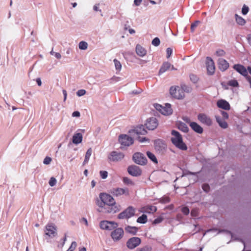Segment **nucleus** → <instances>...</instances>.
Returning <instances> with one entry per match:
<instances>
[{"label": "nucleus", "instance_id": "63", "mask_svg": "<svg viewBox=\"0 0 251 251\" xmlns=\"http://www.w3.org/2000/svg\"><path fill=\"white\" fill-rule=\"evenodd\" d=\"M138 140L140 142H144V141L148 140V139L146 138V137H139L138 138Z\"/></svg>", "mask_w": 251, "mask_h": 251}, {"label": "nucleus", "instance_id": "17", "mask_svg": "<svg viewBox=\"0 0 251 251\" xmlns=\"http://www.w3.org/2000/svg\"><path fill=\"white\" fill-rule=\"evenodd\" d=\"M128 173L134 176H140L142 174V171L139 167L136 165H131L127 168Z\"/></svg>", "mask_w": 251, "mask_h": 251}, {"label": "nucleus", "instance_id": "44", "mask_svg": "<svg viewBox=\"0 0 251 251\" xmlns=\"http://www.w3.org/2000/svg\"><path fill=\"white\" fill-rule=\"evenodd\" d=\"M98 205L100 208V209H99L98 210L99 211V210H104V208L105 207H106V204L105 203L104 201H101L100 202H99L98 203Z\"/></svg>", "mask_w": 251, "mask_h": 251}, {"label": "nucleus", "instance_id": "33", "mask_svg": "<svg viewBox=\"0 0 251 251\" xmlns=\"http://www.w3.org/2000/svg\"><path fill=\"white\" fill-rule=\"evenodd\" d=\"M147 222V216L145 214H143L140 216L137 220V222L141 224H145Z\"/></svg>", "mask_w": 251, "mask_h": 251}, {"label": "nucleus", "instance_id": "30", "mask_svg": "<svg viewBox=\"0 0 251 251\" xmlns=\"http://www.w3.org/2000/svg\"><path fill=\"white\" fill-rule=\"evenodd\" d=\"M177 128L181 131L184 132H188L189 131V128L186 124L183 122H179L177 124Z\"/></svg>", "mask_w": 251, "mask_h": 251}, {"label": "nucleus", "instance_id": "2", "mask_svg": "<svg viewBox=\"0 0 251 251\" xmlns=\"http://www.w3.org/2000/svg\"><path fill=\"white\" fill-rule=\"evenodd\" d=\"M135 212V209L133 207L129 206L118 214V218L119 219H129L134 215Z\"/></svg>", "mask_w": 251, "mask_h": 251}, {"label": "nucleus", "instance_id": "51", "mask_svg": "<svg viewBox=\"0 0 251 251\" xmlns=\"http://www.w3.org/2000/svg\"><path fill=\"white\" fill-rule=\"evenodd\" d=\"M221 113L222 116V117H221L222 119L227 120L228 118V114L226 112L221 111Z\"/></svg>", "mask_w": 251, "mask_h": 251}, {"label": "nucleus", "instance_id": "58", "mask_svg": "<svg viewBox=\"0 0 251 251\" xmlns=\"http://www.w3.org/2000/svg\"><path fill=\"white\" fill-rule=\"evenodd\" d=\"M167 52V57L169 58L173 52V50L170 48H168L166 50Z\"/></svg>", "mask_w": 251, "mask_h": 251}, {"label": "nucleus", "instance_id": "50", "mask_svg": "<svg viewBox=\"0 0 251 251\" xmlns=\"http://www.w3.org/2000/svg\"><path fill=\"white\" fill-rule=\"evenodd\" d=\"M202 188L205 192H208L210 190V186L208 184H203L202 186Z\"/></svg>", "mask_w": 251, "mask_h": 251}, {"label": "nucleus", "instance_id": "46", "mask_svg": "<svg viewBox=\"0 0 251 251\" xmlns=\"http://www.w3.org/2000/svg\"><path fill=\"white\" fill-rule=\"evenodd\" d=\"M249 8L246 5H244L242 9V13L243 15H246L249 12Z\"/></svg>", "mask_w": 251, "mask_h": 251}, {"label": "nucleus", "instance_id": "27", "mask_svg": "<svg viewBox=\"0 0 251 251\" xmlns=\"http://www.w3.org/2000/svg\"><path fill=\"white\" fill-rule=\"evenodd\" d=\"M154 147L156 150L160 151L165 148V145L162 140L158 139L154 141Z\"/></svg>", "mask_w": 251, "mask_h": 251}, {"label": "nucleus", "instance_id": "56", "mask_svg": "<svg viewBox=\"0 0 251 251\" xmlns=\"http://www.w3.org/2000/svg\"><path fill=\"white\" fill-rule=\"evenodd\" d=\"M181 211L185 215H187L189 213V209L187 207H183L182 208Z\"/></svg>", "mask_w": 251, "mask_h": 251}, {"label": "nucleus", "instance_id": "32", "mask_svg": "<svg viewBox=\"0 0 251 251\" xmlns=\"http://www.w3.org/2000/svg\"><path fill=\"white\" fill-rule=\"evenodd\" d=\"M92 152V151L91 148H89L87 150V151H86V153L85 154V159H84V160L83 162V164H85L88 163V162L89 160V158L91 155Z\"/></svg>", "mask_w": 251, "mask_h": 251}, {"label": "nucleus", "instance_id": "9", "mask_svg": "<svg viewBox=\"0 0 251 251\" xmlns=\"http://www.w3.org/2000/svg\"><path fill=\"white\" fill-rule=\"evenodd\" d=\"M133 160L136 164L144 165L147 163V159L146 156L140 152L135 153L132 157Z\"/></svg>", "mask_w": 251, "mask_h": 251}, {"label": "nucleus", "instance_id": "1", "mask_svg": "<svg viewBox=\"0 0 251 251\" xmlns=\"http://www.w3.org/2000/svg\"><path fill=\"white\" fill-rule=\"evenodd\" d=\"M171 134V141L176 148L182 151L187 150L186 145L183 142L181 135L178 131L173 130Z\"/></svg>", "mask_w": 251, "mask_h": 251}, {"label": "nucleus", "instance_id": "5", "mask_svg": "<svg viewBox=\"0 0 251 251\" xmlns=\"http://www.w3.org/2000/svg\"><path fill=\"white\" fill-rule=\"evenodd\" d=\"M118 225L117 223L113 221H102L100 223V226L101 229L107 230H112L117 227Z\"/></svg>", "mask_w": 251, "mask_h": 251}, {"label": "nucleus", "instance_id": "49", "mask_svg": "<svg viewBox=\"0 0 251 251\" xmlns=\"http://www.w3.org/2000/svg\"><path fill=\"white\" fill-rule=\"evenodd\" d=\"M200 23V21H196L195 23H192L191 25V30L192 32H193L196 28V27L198 26V23Z\"/></svg>", "mask_w": 251, "mask_h": 251}, {"label": "nucleus", "instance_id": "62", "mask_svg": "<svg viewBox=\"0 0 251 251\" xmlns=\"http://www.w3.org/2000/svg\"><path fill=\"white\" fill-rule=\"evenodd\" d=\"M247 39L248 43L251 46V34L248 35Z\"/></svg>", "mask_w": 251, "mask_h": 251}, {"label": "nucleus", "instance_id": "52", "mask_svg": "<svg viewBox=\"0 0 251 251\" xmlns=\"http://www.w3.org/2000/svg\"><path fill=\"white\" fill-rule=\"evenodd\" d=\"M51 161V158L50 157L47 156L45 158L43 163L45 164L48 165L50 164Z\"/></svg>", "mask_w": 251, "mask_h": 251}, {"label": "nucleus", "instance_id": "35", "mask_svg": "<svg viewBox=\"0 0 251 251\" xmlns=\"http://www.w3.org/2000/svg\"><path fill=\"white\" fill-rule=\"evenodd\" d=\"M235 18H236V21L237 24H238L240 25H245L246 23L245 20L242 18L241 17L238 16V15H235Z\"/></svg>", "mask_w": 251, "mask_h": 251}, {"label": "nucleus", "instance_id": "61", "mask_svg": "<svg viewBox=\"0 0 251 251\" xmlns=\"http://www.w3.org/2000/svg\"><path fill=\"white\" fill-rule=\"evenodd\" d=\"M142 0H134V3L136 6H139L141 4Z\"/></svg>", "mask_w": 251, "mask_h": 251}, {"label": "nucleus", "instance_id": "25", "mask_svg": "<svg viewBox=\"0 0 251 251\" xmlns=\"http://www.w3.org/2000/svg\"><path fill=\"white\" fill-rule=\"evenodd\" d=\"M136 52L139 56L143 57L147 54V50L140 45H137L136 47Z\"/></svg>", "mask_w": 251, "mask_h": 251}, {"label": "nucleus", "instance_id": "34", "mask_svg": "<svg viewBox=\"0 0 251 251\" xmlns=\"http://www.w3.org/2000/svg\"><path fill=\"white\" fill-rule=\"evenodd\" d=\"M147 155L148 157L154 163H157V160L154 154L150 151L147 152Z\"/></svg>", "mask_w": 251, "mask_h": 251}, {"label": "nucleus", "instance_id": "45", "mask_svg": "<svg viewBox=\"0 0 251 251\" xmlns=\"http://www.w3.org/2000/svg\"><path fill=\"white\" fill-rule=\"evenodd\" d=\"M190 78L191 80L194 83H196L198 80V77L194 74H191L190 75Z\"/></svg>", "mask_w": 251, "mask_h": 251}, {"label": "nucleus", "instance_id": "10", "mask_svg": "<svg viewBox=\"0 0 251 251\" xmlns=\"http://www.w3.org/2000/svg\"><path fill=\"white\" fill-rule=\"evenodd\" d=\"M109 192L114 196L119 197L123 195H129V190L127 188H112Z\"/></svg>", "mask_w": 251, "mask_h": 251}, {"label": "nucleus", "instance_id": "55", "mask_svg": "<svg viewBox=\"0 0 251 251\" xmlns=\"http://www.w3.org/2000/svg\"><path fill=\"white\" fill-rule=\"evenodd\" d=\"M163 221V218L161 217H159L157 218H156L153 222V224H158L159 223H160Z\"/></svg>", "mask_w": 251, "mask_h": 251}, {"label": "nucleus", "instance_id": "39", "mask_svg": "<svg viewBox=\"0 0 251 251\" xmlns=\"http://www.w3.org/2000/svg\"><path fill=\"white\" fill-rule=\"evenodd\" d=\"M123 182L126 184L131 185H134V182L131 179H130L129 178L127 177H123Z\"/></svg>", "mask_w": 251, "mask_h": 251}, {"label": "nucleus", "instance_id": "15", "mask_svg": "<svg viewBox=\"0 0 251 251\" xmlns=\"http://www.w3.org/2000/svg\"><path fill=\"white\" fill-rule=\"evenodd\" d=\"M124 157L123 153L116 151H112L108 158L111 161H118L122 160Z\"/></svg>", "mask_w": 251, "mask_h": 251}, {"label": "nucleus", "instance_id": "12", "mask_svg": "<svg viewBox=\"0 0 251 251\" xmlns=\"http://www.w3.org/2000/svg\"><path fill=\"white\" fill-rule=\"evenodd\" d=\"M141 242V239L137 237H133L129 239L126 242V246L129 249H133L138 246Z\"/></svg>", "mask_w": 251, "mask_h": 251}, {"label": "nucleus", "instance_id": "7", "mask_svg": "<svg viewBox=\"0 0 251 251\" xmlns=\"http://www.w3.org/2000/svg\"><path fill=\"white\" fill-rule=\"evenodd\" d=\"M45 235L50 238H53L57 235L56 226L53 224H48L46 226Z\"/></svg>", "mask_w": 251, "mask_h": 251}, {"label": "nucleus", "instance_id": "24", "mask_svg": "<svg viewBox=\"0 0 251 251\" xmlns=\"http://www.w3.org/2000/svg\"><path fill=\"white\" fill-rule=\"evenodd\" d=\"M173 112V110L171 108V105L169 103H166L165 106H163L161 113L164 115H171Z\"/></svg>", "mask_w": 251, "mask_h": 251}, {"label": "nucleus", "instance_id": "8", "mask_svg": "<svg viewBox=\"0 0 251 251\" xmlns=\"http://www.w3.org/2000/svg\"><path fill=\"white\" fill-rule=\"evenodd\" d=\"M121 209V206L116 203H114L111 205H106L104 208V210H99L100 212H103L106 213H115L119 211Z\"/></svg>", "mask_w": 251, "mask_h": 251}, {"label": "nucleus", "instance_id": "40", "mask_svg": "<svg viewBox=\"0 0 251 251\" xmlns=\"http://www.w3.org/2000/svg\"><path fill=\"white\" fill-rule=\"evenodd\" d=\"M227 84H228V85L232 86V87H237L239 85L237 81L235 79H232V80L228 81L227 82Z\"/></svg>", "mask_w": 251, "mask_h": 251}, {"label": "nucleus", "instance_id": "21", "mask_svg": "<svg viewBox=\"0 0 251 251\" xmlns=\"http://www.w3.org/2000/svg\"><path fill=\"white\" fill-rule=\"evenodd\" d=\"M217 105L219 108L226 110H228L230 108L229 103L227 101L224 100H219L217 102Z\"/></svg>", "mask_w": 251, "mask_h": 251}, {"label": "nucleus", "instance_id": "64", "mask_svg": "<svg viewBox=\"0 0 251 251\" xmlns=\"http://www.w3.org/2000/svg\"><path fill=\"white\" fill-rule=\"evenodd\" d=\"M62 92L64 96V101H65L67 96V91L65 90H63Z\"/></svg>", "mask_w": 251, "mask_h": 251}, {"label": "nucleus", "instance_id": "31", "mask_svg": "<svg viewBox=\"0 0 251 251\" xmlns=\"http://www.w3.org/2000/svg\"><path fill=\"white\" fill-rule=\"evenodd\" d=\"M126 232L135 235L138 231V228L135 226H127L125 228Z\"/></svg>", "mask_w": 251, "mask_h": 251}, {"label": "nucleus", "instance_id": "57", "mask_svg": "<svg viewBox=\"0 0 251 251\" xmlns=\"http://www.w3.org/2000/svg\"><path fill=\"white\" fill-rule=\"evenodd\" d=\"M154 107L157 111H159L161 113L162 111V109L163 108V106L159 104H155L154 105Z\"/></svg>", "mask_w": 251, "mask_h": 251}, {"label": "nucleus", "instance_id": "59", "mask_svg": "<svg viewBox=\"0 0 251 251\" xmlns=\"http://www.w3.org/2000/svg\"><path fill=\"white\" fill-rule=\"evenodd\" d=\"M80 113L78 111H75L72 114L73 117H79L80 116Z\"/></svg>", "mask_w": 251, "mask_h": 251}, {"label": "nucleus", "instance_id": "28", "mask_svg": "<svg viewBox=\"0 0 251 251\" xmlns=\"http://www.w3.org/2000/svg\"><path fill=\"white\" fill-rule=\"evenodd\" d=\"M143 212L148 213H153L157 210L156 206L153 205H147L143 208Z\"/></svg>", "mask_w": 251, "mask_h": 251}, {"label": "nucleus", "instance_id": "54", "mask_svg": "<svg viewBox=\"0 0 251 251\" xmlns=\"http://www.w3.org/2000/svg\"><path fill=\"white\" fill-rule=\"evenodd\" d=\"M76 246H77V244H76V242L74 241L72 243L69 249L71 250V251H74V250L76 248Z\"/></svg>", "mask_w": 251, "mask_h": 251}, {"label": "nucleus", "instance_id": "42", "mask_svg": "<svg viewBox=\"0 0 251 251\" xmlns=\"http://www.w3.org/2000/svg\"><path fill=\"white\" fill-rule=\"evenodd\" d=\"M56 182V179L54 177H51L49 180V184L50 186L52 187L55 185Z\"/></svg>", "mask_w": 251, "mask_h": 251}, {"label": "nucleus", "instance_id": "37", "mask_svg": "<svg viewBox=\"0 0 251 251\" xmlns=\"http://www.w3.org/2000/svg\"><path fill=\"white\" fill-rule=\"evenodd\" d=\"M113 61L114 63L116 69L117 70L120 71L122 68V65L120 62L116 59H114Z\"/></svg>", "mask_w": 251, "mask_h": 251}, {"label": "nucleus", "instance_id": "4", "mask_svg": "<svg viewBox=\"0 0 251 251\" xmlns=\"http://www.w3.org/2000/svg\"><path fill=\"white\" fill-rule=\"evenodd\" d=\"M233 68L237 72L246 77L250 83L251 87V76L248 75V69H247L245 67L241 64H235Z\"/></svg>", "mask_w": 251, "mask_h": 251}, {"label": "nucleus", "instance_id": "13", "mask_svg": "<svg viewBox=\"0 0 251 251\" xmlns=\"http://www.w3.org/2000/svg\"><path fill=\"white\" fill-rule=\"evenodd\" d=\"M158 123L157 119L155 117H151L147 120L145 126L149 130H153L158 126Z\"/></svg>", "mask_w": 251, "mask_h": 251}, {"label": "nucleus", "instance_id": "41", "mask_svg": "<svg viewBox=\"0 0 251 251\" xmlns=\"http://www.w3.org/2000/svg\"><path fill=\"white\" fill-rule=\"evenodd\" d=\"M160 40L158 37H155L154 38L151 42L152 44L155 47L158 46L160 44Z\"/></svg>", "mask_w": 251, "mask_h": 251}, {"label": "nucleus", "instance_id": "11", "mask_svg": "<svg viewBox=\"0 0 251 251\" xmlns=\"http://www.w3.org/2000/svg\"><path fill=\"white\" fill-rule=\"evenodd\" d=\"M114 229L111 233V238L114 241H119L124 235V230L123 228L117 227Z\"/></svg>", "mask_w": 251, "mask_h": 251}, {"label": "nucleus", "instance_id": "47", "mask_svg": "<svg viewBox=\"0 0 251 251\" xmlns=\"http://www.w3.org/2000/svg\"><path fill=\"white\" fill-rule=\"evenodd\" d=\"M100 176L102 179H105L107 177V176H108L107 172H106L105 171H100Z\"/></svg>", "mask_w": 251, "mask_h": 251}, {"label": "nucleus", "instance_id": "48", "mask_svg": "<svg viewBox=\"0 0 251 251\" xmlns=\"http://www.w3.org/2000/svg\"><path fill=\"white\" fill-rule=\"evenodd\" d=\"M86 91L84 89H80L77 91L76 95L78 97H81L84 95L86 94Z\"/></svg>", "mask_w": 251, "mask_h": 251}, {"label": "nucleus", "instance_id": "22", "mask_svg": "<svg viewBox=\"0 0 251 251\" xmlns=\"http://www.w3.org/2000/svg\"><path fill=\"white\" fill-rule=\"evenodd\" d=\"M133 132L137 135H145L147 131L143 125H140L134 128Z\"/></svg>", "mask_w": 251, "mask_h": 251}, {"label": "nucleus", "instance_id": "14", "mask_svg": "<svg viewBox=\"0 0 251 251\" xmlns=\"http://www.w3.org/2000/svg\"><path fill=\"white\" fill-rule=\"evenodd\" d=\"M100 198L101 201H104L106 205H111L116 202L114 198L110 195L106 193H100Z\"/></svg>", "mask_w": 251, "mask_h": 251}, {"label": "nucleus", "instance_id": "16", "mask_svg": "<svg viewBox=\"0 0 251 251\" xmlns=\"http://www.w3.org/2000/svg\"><path fill=\"white\" fill-rule=\"evenodd\" d=\"M198 119L202 124L207 126H210L212 124L211 119L204 113H200L198 115Z\"/></svg>", "mask_w": 251, "mask_h": 251}, {"label": "nucleus", "instance_id": "60", "mask_svg": "<svg viewBox=\"0 0 251 251\" xmlns=\"http://www.w3.org/2000/svg\"><path fill=\"white\" fill-rule=\"evenodd\" d=\"M136 251H150V250L148 247H145L144 248L137 250Z\"/></svg>", "mask_w": 251, "mask_h": 251}, {"label": "nucleus", "instance_id": "53", "mask_svg": "<svg viewBox=\"0 0 251 251\" xmlns=\"http://www.w3.org/2000/svg\"><path fill=\"white\" fill-rule=\"evenodd\" d=\"M216 55L219 56H224L225 54V52L223 50H219L216 51Z\"/></svg>", "mask_w": 251, "mask_h": 251}, {"label": "nucleus", "instance_id": "23", "mask_svg": "<svg viewBox=\"0 0 251 251\" xmlns=\"http://www.w3.org/2000/svg\"><path fill=\"white\" fill-rule=\"evenodd\" d=\"M82 134L80 133H75L72 138V142L75 144H78L82 142Z\"/></svg>", "mask_w": 251, "mask_h": 251}, {"label": "nucleus", "instance_id": "18", "mask_svg": "<svg viewBox=\"0 0 251 251\" xmlns=\"http://www.w3.org/2000/svg\"><path fill=\"white\" fill-rule=\"evenodd\" d=\"M206 65L207 73L209 75H213L215 72V65L213 60L209 57H206Z\"/></svg>", "mask_w": 251, "mask_h": 251}, {"label": "nucleus", "instance_id": "26", "mask_svg": "<svg viewBox=\"0 0 251 251\" xmlns=\"http://www.w3.org/2000/svg\"><path fill=\"white\" fill-rule=\"evenodd\" d=\"M215 118L217 122L218 123L219 126L222 128H226L228 126L227 123L225 121L226 120L222 119L220 116H216Z\"/></svg>", "mask_w": 251, "mask_h": 251}, {"label": "nucleus", "instance_id": "6", "mask_svg": "<svg viewBox=\"0 0 251 251\" xmlns=\"http://www.w3.org/2000/svg\"><path fill=\"white\" fill-rule=\"evenodd\" d=\"M119 141L123 147H128L133 144V139L126 134L119 136Z\"/></svg>", "mask_w": 251, "mask_h": 251}, {"label": "nucleus", "instance_id": "36", "mask_svg": "<svg viewBox=\"0 0 251 251\" xmlns=\"http://www.w3.org/2000/svg\"><path fill=\"white\" fill-rule=\"evenodd\" d=\"M79 49L82 50H85L88 48V44L85 41H81L78 44Z\"/></svg>", "mask_w": 251, "mask_h": 251}, {"label": "nucleus", "instance_id": "29", "mask_svg": "<svg viewBox=\"0 0 251 251\" xmlns=\"http://www.w3.org/2000/svg\"><path fill=\"white\" fill-rule=\"evenodd\" d=\"M171 66V64L170 63H169L168 62H164L162 64V65L161 66V67L159 70V74L164 73V72H165L166 71L168 70L169 69H170Z\"/></svg>", "mask_w": 251, "mask_h": 251}, {"label": "nucleus", "instance_id": "19", "mask_svg": "<svg viewBox=\"0 0 251 251\" xmlns=\"http://www.w3.org/2000/svg\"><path fill=\"white\" fill-rule=\"evenodd\" d=\"M218 65L219 69L222 71L226 70L229 67V64L227 61L223 58L218 59Z\"/></svg>", "mask_w": 251, "mask_h": 251}, {"label": "nucleus", "instance_id": "38", "mask_svg": "<svg viewBox=\"0 0 251 251\" xmlns=\"http://www.w3.org/2000/svg\"><path fill=\"white\" fill-rule=\"evenodd\" d=\"M180 89L182 90L183 93L185 94V92L189 93L191 91V88L185 84H182Z\"/></svg>", "mask_w": 251, "mask_h": 251}, {"label": "nucleus", "instance_id": "3", "mask_svg": "<svg viewBox=\"0 0 251 251\" xmlns=\"http://www.w3.org/2000/svg\"><path fill=\"white\" fill-rule=\"evenodd\" d=\"M170 94L172 97L178 100L183 99L185 96L182 90L178 86H172L170 88Z\"/></svg>", "mask_w": 251, "mask_h": 251}, {"label": "nucleus", "instance_id": "20", "mask_svg": "<svg viewBox=\"0 0 251 251\" xmlns=\"http://www.w3.org/2000/svg\"><path fill=\"white\" fill-rule=\"evenodd\" d=\"M189 126L197 133L201 134L203 131V128L196 122H190Z\"/></svg>", "mask_w": 251, "mask_h": 251}, {"label": "nucleus", "instance_id": "43", "mask_svg": "<svg viewBox=\"0 0 251 251\" xmlns=\"http://www.w3.org/2000/svg\"><path fill=\"white\" fill-rule=\"evenodd\" d=\"M170 201V199L168 197H163L160 200V202L162 203H167L169 202Z\"/></svg>", "mask_w": 251, "mask_h": 251}]
</instances>
